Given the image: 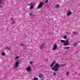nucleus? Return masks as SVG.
Here are the masks:
<instances>
[{"instance_id":"obj_1","label":"nucleus","mask_w":80,"mask_h":80,"mask_svg":"<svg viewBox=\"0 0 80 80\" xmlns=\"http://www.w3.org/2000/svg\"><path fill=\"white\" fill-rule=\"evenodd\" d=\"M65 64H59L58 63H56L55 64L53 67L54 68H60V67H62L65 66Z\"/></svg>"},{"instance_id":"obj_2","label":"nucleus","mask_w":80,"mask_h":80,"mask_svg":"<svg viewBox=\"0 0 80 80\" xmlns=\"http://www.w3.org/2000/svg\"><path fill=\"white\" fill-rule=\"evenodd\" d=\"M61 43H64L63 44V46H67V45H69V41L67 40L66 41L65 40H61Z\"/></svg>"},{"instance_id":"obj_3","label":"nucleus","mask_w":80,"mask_h":80,"mask_svg":"<svg viewBox=\"0 0 80 80\" xmlns=\"http://www.w3.org/2000/svg\"><path fill=\"white\" fill-rule=\"evenodd\" d=\"M43 5V2H41L39 4L38 6V9H40L42 7Z\"/></svg>"},{"instance_id":"obj_4","label":"nucleus","mask_w":80,"mask_h":80,"mask_svg":"<svg viewBox=\"0 0 80 80\" xmlns=\"http://www.w3.org/2000/svg\"><path fill=\"white\" fill-rule=\"evenodd\" d=\"M53 48L52 49V50H55L57 49V45L55 44L53 45Z\"/></svg>"},{"instance_id":"obj_5","label":"nucleus","mask_w":80,"mask_h":80,"mask_svg":"<svg viewBox=\"0 0 80 80\" xmlns=\"http://www.w3.org/2000/svg\"><path fill=\"white\" fill-rule=\"evenodd\" d=\"M20 63V62H19V61H18L17 62H16L15 64V67H18V65H19V64Z\"/></svg>"},{"instance_id":"obj_6","label":"nucleus","mask_w":80,"mask_h":80,"mask_svg":"<svg viewBox=\"0 0 80 80\" xmlns=\"http://www.w3.org/2000/svg\"><path fill=\"white\" fill-rule=\"evenodd\" d=\"M58 68H56L53 67L52 68V70H54L55 72H57V71H58Z\"/></svg>"},{"instance_id":"obj_7","label":"nucleus","mask_w":80,"mask_h":80,"mask_svg":"<svg viewBox=\"0 0 80 80\" xmlns=\"http://www.w3.org/2000/svg\"><path fill=\"white\" fill-rule=\"evenodd\" d=\"M44 48H45V46H44L43 44H41L40 46V48L41 50H43Z\"/></svg>"},{"instance_id":"obj_8","label":"nucleus","mask_w":80,"mask_h":80,"mask_svg":"<svg viewBox=\"0 0 80 80\" xmlns=\"http://www.w3.org/2000/svg\"><path fill=\"white\" fill-rule=\"evenodd\" d=\"M39 77L40 78H42L43 77V74L42 73H40L39 75Z\"/></svg>"},{"instance_id":"obj_9","label":"nucleus","mask_w":80,"mask_h":80,"mask_svg":"<svg viewBox=\"0 0 80 80\" xmlns=\"http://www.w3.org/2000/svg\"><path fill=\"white\" fill-rule=\"evenodd\" d=\"M71 14H72V12L71 11H68L67 13V16H70Z\"/></svg>"},{"instance_id":"obj_10","label":"nucleus","mask_w":80,"mask_h":80,"mask_svg":"<svg viewBox=\"0 0 80 80\" xmlns=\"http://www.w3.org/2000/svg\"><path fill=\"white\" fill-rule=\"evenodd\" d=\"M27 70L28 72H30V71H31V68L29 67H28V68L27 69Z\"/></svg>"},{"instance_id":"obj_11","label":"nucleus","mask_w":80,"mask_h":80,"mask_svg":"<svg viewBox=\"0 0 80 80\" xmlns=\"http://www.w3.org/2000/svg\"><path fill=\"white\" fill-rule=\"evenodd\" d=\"M56 61H54L52 63V64L50 66V67H52L53 65H54V63H55Z\"/></svg>"},{"instance_id":"obj_12","label":"nucleus","mask_w":80,"mask_h":80,"mask_svg":"<svg viewBox=\"0 0 80 80\" xmlns=\"http://www.w3.org/2000/svg\"><path fill=\"white\" fill-rule=\"evenodd\" d=\"M59 7H60V5L58 4L57 5L55 6V8H59Z\"/></svg>"},{"instance_id":"obj_13","label":"nucleus","mask_w":80,"mask_h":80,"mask_svg":"<svg viewBox=\"0 0 80 80\" xmlns=\"http://www.w3.org/2000/svg\"><path fill=\"white\" fill-rule=\"evenodd\" d=\"M34 5H33V4L31 5V7H30V8H29L30 10H31V9H32L33 8V6Z\"/></svg>"},{"instance_id":"obj_14","label":"nucleus","mask_w":80,"mask_h":80,"mask_svg":"<svg viewBox=\"0 0 80 80\" xmlns=\"http://www.w3.org/2000/svg\"><path fill=\"white\" fill-rule=\"evenodd\" d=\"M70 47H64V49H69Z\"/></svg>"},{"instance_id":"obj_15","label":"nucleus","mask_w":80,"mask_h":80,"mask_svg":"<svg viewBox=\"0 0 80 80\" xmlns=\"http://www.w3.org/2000/svg\"><path fill=\"white\" fill-rule=\"evenodd\" d=\"M34 5V4H33V2H32L31 3L28 4V5Z\"/></svg>"},{"instance_id":"obj_16","label":"nucleus","mask_w":80,"mask_h":80,"mask_svg":"<svg viewBox=\"0 0 80 80\" xmlns=\"http://www.w3.org/2000/svg\"><path fill=\"white\" fill-rule=\"evenodd\" d=\"M62 38H64V39H67V36H64V37H62Z\"/></svg>"},{"instance_id":"obj_17","label":"nucleus","mask_w":80,"mask_h":80,"mask_svg":"<svg viewBox=\"0 0 80 80\" xmlns=\"http://www.w3.org/2000/svg\"><path fill=\"white\" fill-rule=\"evenodd\" d=\"M72 32L73 34H74L75 35H77V32Z\"/></svg>"},{"instance_id":"obj_18","label":"nucleus","mask_w":80,"mask_h":80,"mask_svg":"<svg viewBox=\"0 0 80 80\" xmlns=\"http://www.w3.org/2000/svg\"><path fill=\"white\" fill-rule=\"evenodd\" d=\"M29 15H30V16H33V14L32 13L30 12L29 13Z\"/></svg>"},{"instance_id":"obj_19","label":"nucleus","mask_w":80,"mask_h":80,"mask_svg":"<svg viewBox=\"0 0 80 80\" xmlns=\"http://www.w3.org/2000/svg\"><path fill=\"white\" fill-rule=\"evenodd\" d=\"M33 80H38V79L37 78H35L33 79Z\"/></svg>"},{"instance_id":"obj_20","label":"nucleus","mask_w":80,"mask_h":80,"mask_svg":"<svg viewBox=\"0 0 80 80\" xmlns=\"http://www.w3.org/2000/svg\"><path fill=\"white\" fill-rule=\"evenodd\" d=\"M1 55L3 56L5 55V52H2Z\"/></svg>"},{"instance_id":"obj_21","label":"nucleus","mask_w":80,"mask_h":80,"mask_svg":"<svg viewBox=\"0 0 80 80\" xmlns=\"http://www.w3.org/2000/svg\"><path fill=\"white\" fill-rule=\"evenodd\" d=\"M77 43H75L74 45V46L75 47H77Z\"/></svg>"},{"instance_id":"obj_22","label":"nucleus","mask_w":80,"mask_h":80,"mask_svg":"<svg viewBox=\"0 0 80 80\" xmlns=\"http://www.w3.org/2000/svg\"><path fill=\"white\" fill-rule=\"evenodd\" d=\"M66 75H68V76L69 75V72H67Z\"/></svg>"},{"instance_id":"obj_23","label":"nucleus","mask_w":80,"mask_h":80,"mask_svg":"<svg viewBox=\"0 0 80 80\" xmlns=\"http://www.w3.org/2000/svg\"><path fill=\"white\" fill-rule=\"evenodd\" d=\"M48 0H45V3H48Z\"/></svg>"},{"instance_id":"obj_24","label":"nucleus","mask_w":80,"mask_h":80,"mask_svg":"<svg viewBox=\"0 0 80 80\" xmlns=\"http://www.w3.org/2000/svg\"><path fill=\"white\" fill-rule=\"evenodd\" d=\"M2 3V0H0V4Z\"/></svg>"},{"instance_id":"obj_25","label":"nucleus","mask_w":80,"mask_h":80,"mask_svg":"<svg viewBox=\"0 0 80 80\" xmlns=\"http://www.w3.org/2000/svg\"><path fill=\"white\" fill-rule=\"evenodd\" d=\"M19 58V57H16L15 59H17Z\"/></svg>"},{"instance_id":"obj_26","label":"nucleus","mask_w":80,"mask_h":80,"mask_svg":"<svg viewBox=\"0 0 80 80\" xmlns=\"http://www.w3.org/2000/svg\"><path fill=\"white\" fill-rule=\"evenodd\" d=\"M11 21H13V18H11Z\"/></svg>"},{"instance_id":"obj_27","label":"nucleus","mask_w":80,"mask_h":80,"mask_svg":"<svg viewBox=\"0 0 80 80\" xmlns=\"http://www.w3.org/2000/svg\"><path fill=\"white\" fill-rule=\"evenodd\" d=\"M7 50H10V49H9V48H6Z\"/></svg>"},{"instance_id":"obj_28","label":"nucleus","mask_w":80,"mask_h":80,"mask_svg":"<svg viewBox=\"0 0 80 80\" xmlns=\"http://www.w3.org/2000/svg\"><path fill=\"white\" fill-rule=\"evenodd\" d=\"M7 50H10V49H9V48H6Z\"/></svg>"},{"instance_id":"obj_29","label":"nucleus","mask_w":80,"mask_h":80,"mask_svg":"<svg viewBox=\"0 0 80 80\" xmlns=\"http://www.w3.org/2000/svg\"><path fill=\"white\" fill-rule=\"evenodd\" d=\"M14 23H15V22L14 21H13L12 22V24H14Z\"/></svg>"},{"instance_id":"obj_30","label":"nucleus","mask_w":80,"mask_h":80,"mask_svg":"<svg viewBox=\"0 0 80 80\" xmlns=\"http://www.w3.org/2000/svg\"><path fill=\"white\" fill-rule=\"evenodd\" d=\"M53 75H56V73H54Z\"/></svg>"},{"instance_id":"obj_31","label":"nucleus","mask_w":80,"mask_h":80,"mask_svg":"<svg viewBox=\"0 0 80 80\" xmlns=\"http://www.w3.org/2000/svg\"><path fill=\"white\" fill-rule=\"evenodd\" d=\"M66 33L68 34V35H69V33H68V32H66Z\"/></svg>"},{"instance_id":"obj_32","label":"nucleus","mask_w":80,"mask_h":80,"mask_svg":"<svg viewBox=\"0 0 80 80\" xmlns=\"http://www.w3.org/2000/svg\"><path fill=\"white\" fill-rule=\"evenodd\" d=\"M32 63H33V62H30V64H31Z\"/></svg>"},{"instance_id":"obj_33","label":"nucleus","mask_w":80,"mask_h":80,"mask_svg":"<svg viewBox=\"0 0 80 80\" xmlns=\"http://www.w3.org/2000/svg\"><path fill=\"white\" fill-rule=\"evenodd\" d=\"M3 7V6H0V8H2Z\"/></svg>"},{"instance_id":"obj_34","label":"nucleus","mask_w":80,"mask_h":80,"mask_svg":"<svg viewBox=\"0 0 80 80\" xmlns=\"http://www.w3.org/2000/svg\"><path fill=\"white\" fill-rule=\"evenodd\" d=\"M23 45V44H21V46H22Z\"/></svg>"},{"instance_id":"obj_35","label":"nucleus","mask_w":80,"mask_h":80,"mask_svg":"<svg viewBox=\"0 0 80 80\" xmlns=\"http://www.w3.org/2000/svg\"><path fill=\"white\" fill-rule=\"evenodd\" d=\"M24 46L25 45L24 44H23L22 45V47H24Z\"/></svg>"},{"instance_id":"obj_36","label":"nucleus","mask_w":80,"mask_h":80,"mask_svg":"<svg viewBox=\"0 0 80 80\" xmlns=\"http://www.w3.org/2000/svg\"><path fill=\"white\" fill-rule=\"evenodd\" d=\"M61 80H64V79H63V78H62Z\"/></svg>"}]
</instances>
